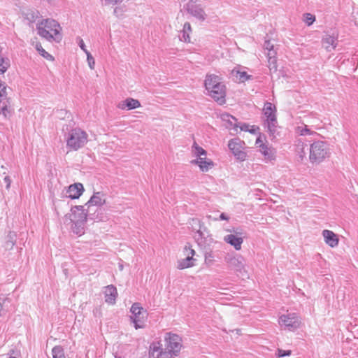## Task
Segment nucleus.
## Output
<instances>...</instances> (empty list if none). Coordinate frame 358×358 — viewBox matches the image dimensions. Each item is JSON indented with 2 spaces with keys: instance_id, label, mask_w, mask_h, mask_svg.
Instances as JSON below:
<instances>
[{
  "instance_id": "nucleus-54",
  "label": "nucleus",
  "mask_w": 358,
  "mask_h": 358,
  "mask_svg": "<svg viewBox=\"0 0 358 358\" xmlns=\"http://www.w3.org/2000/svg\"><path fill=\"white\" fill-rule=\"evenodd\" d=\"M115 358H122V357H119V356H115Z\"/></svg>"
},
{
  "instance_id": "nucleus-43",
  "label": "nucleus",
  "mask_w": 358,
  "mask_h": 358,
  "mask_svg": "<svg viewBox=\"0 0 358 358\" xmlns=\"http://www.w3.org/2000/svg\"><path fill=\"white\" fill-rule=\"evenodd\" d=\"M230 219L229 216L227 215L226 213H222L219 217H214L213 218V220L214 221H218V220H226V221H229Z\"/></svg>"
},
{
  "instance_id": "nucleus-5",
  "label": "nucleus",
  "mask_w": 358,
  "mask_h": 358,
  "mask_svg": "<svg viewBox=\"0 0 358 358\" xmlns=\"http://www.w3.org/2000/svg\"><path fill=\"white\" fill-rule=\"evenodd\" d=\"M186 1L183 6V9L191 16L196 20L203 22L206 20L208 15L206 13L203 7L201 4V0H182Z\"/></svg>"
},
{
  "instance_id": "nucleus-4",
  "label": "nucleus",
  "mask_w": 358,
  "mask_h": 358,
  "mask_svg": "<svg viewBox=\"0 0 358 358\" xmlns=\"http://www.w3.org/2000/svg\"><path fill=\"white\" fill-rule=\"evenodd\" d=\"M309 159L312 164H320L330 155L329 148L324 141H315L310 145Z\"/></svg>"
},
{
  "instance_id": "nucleus-26",
  "label": "nucleus",
  "mask_w": 358,
  "mask_h": 358,
  "mask_svg": "<svg viewBox=\"0 0 358 358\" xmlns=\"http://www.w3.org/2000/svg\"><path fill=\"white\" fill-rule=\"evenodd\" d=\"M192 32V27L189 22H185L183 25V29L181 31L182 36H180V38L181 41H183L186 43L190 42V36L189 34Z\"/></svg>"
},
{
  "instance_id": "nucleus-20",
  "label": "nucleus",
  "mask_w": 358,
  "mask_h": 358,
  "mask_svg": "<svg viewBox=\"0 0 358 358\" xmlns=\"http://www.w3.org/2000/svg\"><path fill=\"white\" fill-rule=\"evenodd\" d=\"M104 194L101 192H94L90 200L85 203V206L90 208V206H101L106 203L103 198Z\"/></svg>"
},
{
  "instance_id": "nucleus-7",
  "label": "nucleus",
  "mask_w": 358,
  "mask_h": 358,
  "mask_svg": "<svg viewBox=\"0 0 358 358\" xmlns=\"http://www.w3.org/2000/svg\"><path fill=\"white\" fill-rule=\"evenodd\" d=\"M132 315L130 317L136 329L144 327V323L147 318V311L141 306L139 303H134L130 309Z\"/></svg>"
},
{
  "instance_id": "nucleus-29",
  "label": "nucleus",
  "mask_w": 358,
  "mask_h": 358,
  "mask_svg": "<svg viewBox=\"0 0 358 358\" xmlns=\"http://www.w3.org/2000/svg\"><path fill=\"white\" fill-rule=\"evenodd\" d=\"M192 152L197 158L203 156H206L207 152L201 146H199L196 141L194 142L192 146Z\"/></svg>"
},
{
  "instance_id": "nucleus-39",
  "label": "nucleus",
  "mask_w": 358,
  "mask_h": 358,
  "mask_svg": "<svg viewBox=\"0 0 358 358\" xmlns=\"http://www.w3.org/2000/svg\"><path fill=\"white\" fill-rule=\"evenodd\" d=\"M214 261V255L212 251L205 253V262L207 264H212Z\"/></svg>"
},
{
  "instance_id": "nucleus-30",
  "label": "nucleus",
  "mask_w": 358,
  "mask_h": 358,
  "mask_svg": "<svg viewBox=\"0 0 358 358\" xmlns=\"http://www.w3.org/2000/svg\"><path fill=\"white\" fill-rule=\"evenodd\" d=\"M10 66V62L9 58L0 55V75L3 74Z\"/></svg>"
},
{
  "instance_id": "nucleus-6",
  "label": "nucleus",
  "mask_w": 358,
  "mask_h": 358,
  "mask_svg": "<svg viewBox=\"0 0 358 358\" xmlns=\"http://www.w3.org/2000/svg\"><path fill=\"white\" fill-rule=\"evenodd\" d=\"M264 115L266 116V124L271 135L274 136L277 128L276 107L271 102H266L263 108Z\"/></svg>"
},
{
  "instance_id": "nucleus-35",
  "label": "nucleus",
  "mask_w": 358,
  "mask_h": 358,
  "mask_svg": "<svg viewBox=\"0 0 358 358\" xmlns=\"http://www.w3.org/2000/svg\"><path fill=\"white\" fill-rule=\"evenodd\" d=\"M236 77L239 80V82L243 83L248 80L250 78V76H248L247 73L245 71H237L236 72Z\"/></svg>"
},
{
  "instance_id": "nucleus-41",
  "label": "nucleus",
  "mask_w": 358,
  "mask_h": 358,
  "mask_svg": "<svg viewBox=\"0 0 358 358\" xmlns=\"http://www.w3.org/2000/svg\"><path fill=\"white\" fill-rule=\"evenodd\" d=\"M298 131L301 136H305L308 134H311L313 132L306 126L304 128H301L300 127H298Z\"/></svg>"
},
{
  "instance_id": "nucleus-27",
  "label": "nucleus",
  "mask_w": 358,
  "mask_h": 358,
  "mask_svg": "<svg viewBox=\"0 0 358 358\" xmlns=\"http://www.w3.org/2000/svg\"><path fill=\"white\" fill-rule=\"evenodd\" d=\"M72 222V225H71V230L72 231L80 236H82L84 233H85V223L86 222Z\"/></svg>"
},
{
  "instance_id": "nucleus-11",
  "label": "nucleus",
  "mask_w": 358,
  "mask_h": 358,
  "mask_svg": "<svg viewBox=\"0 0 358 358\" xmlns=\"http://www.w3.org/2000/svg\"><path fill=\"white\" fill-rule=\"evenodd\" d=\"M279 324L281 326L285 327L289 330H294L299 327L301 321L296 314L289 313L280 317Z\"/></svg>"
},
{
  "instance_id": "nucleus-24",
  "label": "nucleus",
  "mask_w": 358,
  "mask_h": 358,
  "mask_svg": "<svg viewBox=\"0 0 358 358\" xmlns=\"http://www.w3.org/2000/svg\"><path fill=\"white\" fill-rule=\"evenodd\" d=\"M0 105V115H2L4 118L8 119L11 115L10 101V99L1 102Z\"/></svg>"
},
{
  "instance_id": "nucleus-34",
  "label": "nucleus",
  "mask_w": 358,
  "mask_h": 358,
  "mask_svg": "<svg viewBox=\"0 0 358 358\" xmlns=\"http://www.w3.org/2000/svg\"><path fill=\"white\" fill-rule=\"evenodd\" d=\"M7 95V85L4 82L0 80V102L8 99Z\"/></svg>"
},
{
  "instance_id": "nucleus-28",
  "label": "nucleus",
  "mask_w": 358,
  "mask_h": 358,
  "mask_svg": "<svg viewBox=\"0 0 358 358\" xmlns=\"http://www.w3.org/2000/svg\"><path fill=\"white\" fill-rule=\"evenodd\" d=\"M17 235L15 232L10 231L6 236V240L5 242V248L6 250L13 249V246L16 242Z\"/></svg>"
},
{
  "instance_id": "nucleus-31",
  "label": "nucleus",
  "mask_w": 358,
  "mask_h": 358,
  "mask_svg": "<svg viewBox=\"0 0 358 358\" xmlns=\"http://www.w3.org/2000/svg\"><path fill=\"white\" fill-rule=\"evenodd\" d=\"M25 18L29 21V22H34L38 17L39 12L36 10H28L25 13Z\"/></svg>"
},
{
  "instance_id": "nucleus-36",
  "label": "nucleus",
  "mask_w": 358,
  "mask_h": 358,
  "mask_svg": "<svg viewBox=\"0 0 358 358\" xmlns=\"http://www.w3.org/2000/svg\"><path fill=\"white\" fill-rule=\"evenodd\" d=\"M305 145L300 140L298 141V143L296 145V151L299 155V157L302 159L306 155V152L304 150Z\"/></svg>"
},
{
  "instance_id": "nucleus-14",
  "label": "nucleus",
  "mask_w": 358,
  "mask_h": 358,
  "mask_svg": "<svg viewBox=\"0 0 358 358\" xmlns=\"http://www.w3.org/2000/svg\"><path fill=\"white\" fill-rule=\"evenodd\" d=\"M84 192V187L82 183L77 182L68 187L66 192V196L71 199H78Z\"/></svg>"
},
{
  "instance_id": "nucleus-50",
  "label": "nucleus",
  "mask_w": 358,
  "mask_h": 358,
  "mask_svg": "<svg viewBox=\"0 0 358 358\" xmlns=\"http://www.w3.org/2000/svg\"><path fill=\"white\" fill-rule=\"evenodd\" d=\"M150 350L152 351L151 352L152 355L154 356L155 352L159 351V347H157L155 345H153L150 346Z\"/></svg>"
},
{
  "instance_id": "nucleus-42",
  "label": "nucleus",
  "mask_w": 358,
  "mask_h": 358,
  "mask_svg": "<svg viewBox=\"0 0 358 358\" xmlns=\"http://www.w3.org/2000/svg\"><path fill=\"white\" fill-rule=\"evenodd\" d=\"M157 358H173L171 352L161 351L157 355Z\"/></svg>"
},
{
  "instance_id": "nucleus-47",
  "label": "nucleus",
  "mask_w": 358,
  "mask_h": 358,
  "mask_svg": "<svg viewBox=\"0 0 358 358\" xmlns=\"http://www.w3.org/2000/svg\"><path fill=\"white\" fill-rule=\"evenodd\" d=\"M78 45L80 48L87 54V52H89V51L86 49L85 43L83 39L79 38Z\"/></svg>"
},
{
  "instance_id": "nucleus-48",
  "label": "nucleus",
  "mask_w": 358,
  "mask_h": 358,
  "mask_svg": "<svg viewBox=\"0 0 358 358\" xmlns=\"http://www.w3.org/2000/svg\"><path fill=\"white\" fill-rule=\"evenodd\" d=\"M248 127L249 126L247 124H243L239 127V128L241 131H250V133L255 132L253 130H249Z\"/></svg>"
},
{
  "instance_id": "nucleus-38",
  "label": "nucleus",
  "mask_w": 358,
  "mask_h": 358,
  "mask_svg": "<svg viewBox=\"0 0 358 358\" xmlns=\"http://www.w3.org/2000/svg\"><path fill=\"white\" fill-rule=\"evenodd\" d=\"M303 17V21L308 26L313 24L315 21V15H312L311 13H305Z\"/></svg>"
},
{
  "instance_id": "nucleus-21",
  "label": "nucleus",
  "mask_w": 358,
  "mask_h": 358,
  "mask_svg": "<svg viewBox=\"0 0 358 358\" xmlns=\"http://www.w3.org/2000/svg\"><path fill=\"white\" fill-rule=\"evenodd\" d=\"M220 118L223 122H226L225 126L227 128L229 129H234L235 131H237L238 126L237 124V120L236 117L227 113H223L220 114Z\"/></svg>"
},
{
  "instance_id": "nucleus-52",
  "label": "nucleus",
  "mask_w": 358,
  "mask_h": 358,
  "mask_svg": "<svg viewBox=\"0 0 358 358\" xmlns=\"http://www.w3.org/2000/svg\"><path fill=\"white\" fill-rule=\"evenodd\" d=\"M119 267H120V270H122V269H123V266H122V265H120V266H119Z\"/></svg>"
},
{
  "instance_id": "nucleus-22",
  "label": "nucleus",
  "mask_w": 358,
  "mask_h": 358,
  "mask_svg": "<svg viewBox=\"0 0 358 358\" xmlns=\"http://www.w3.org/2000/svg\"><path fill=\"white\" fill-rule=\"evenodd\" d=\"M322 235L325 243L331 248L336 247L338 245V238L337 235L332 231L325 229L322 231Z\"/></svg>"
},
{
  "instance_id": "nucleus-9",
  "label": "nucleus",
  "mask_w": 358,
  "mask_h": 358,
  "mask_svg": "<svg viewBox=\"0 0 358 358\" xmlns=\"http://www.w3.org/2000/svg\"><path fill=\"white\" fill-rule=\"evenodd\" d=\"M245 143L239 138H234L229 141L228 147L236 159L243 162L247 158V153L243 150Z\"/></svg>"
},
{
  "instance_id": "nucleus-44",
  "label": "nucleus",
  "mask_w": 358,
  "mask_h": 358,
  "mask_svg": "<svg viewBox=\"0 0 358 358\" xmlns=\"http://www.w3.org/2000/svg\"><path fill=\"white\" fill-rule=\"evenodd\" d=\"M101 2L105 5H115L121 3L123 0H101Z\"/></svg>"
},
{
  "instance_id": "nucleus-13",
  "label": "nucleus",
  "mask_w": 358,
  "mask_h": 358,
  "mask_svg": "<svg viewBox=\"0 0 358 358\" xmlns=\"http://www.w3.org/2000/svg\"><path fill=\"white\" fill-rule=\"evenodd\" d=\"M264 50H267V57L268 62V68L270 70L274 69L276 71L277 64H276V52L273 49V45L271 44L269 40H266L264 43Z\"/></svg>"
},
{
  "instance_id": "nucleus-16",
  "label": "nucleus",
  "mask_w": 358,
  "mask_h": 358,
  "mask_svg": "<svg viewBox=\"0 0 358 358\" xmlns=\"http://www.w3.org/2000/svg\"><path fill=\"white\" fill-rule=\"evenodd\" d=\"M257 148H259V151L264 157V159L266 161H271L274 159V152L271 147L264 143L260 138H258L256 141Z\"/></svg>"
},
{
  "instance_id": "nucleus-15",
  "label": "nucleus",
  "mask_w": 358,
  "mask_h": 358,
  "mask_svg": "<svg viewBox=\"0 0 358 358\" xmlns=\"http://www.w3.org/2000/svg\"><path fill=\"white\" fill-rule=\"evenodd\" d=\"M71 210L73 215V218L71 219V222H87V212L83 206H75Z\"/></svg>"
},
{
  "instance_id": "nucleus-12",
  "label": "nucleus",
  "mask_w": 358,
  "mask_h": 358,
  "mask_svg": "<svg viewBox=\"0 0 358 358\" xmlns=\"http://www.w3.org/2000/svg\"><path fill=\"white\" fill-rule=\"evenodd\" d=\"M225 260L231 269H233L241 274L245 271V259L242 256L237 255L234 257H225Z\"/></svg>"
},
{
  "instance_id": "nucleus-10",
  "label": "nucleus",
  "mask_w": 358,
  "mask_h": 358,
  "mask_svg": "<svg viewBox=\"0 0 358 358\" xmlns=\"http://www.w3.org/2000/svg\"><path fill=\"white\" fill-rule=\"evenodd\" d=\"M227 231L233 232L235 234H228L224 236L223 238L224 241L233 246L236 250H240L243 243L242 230L238 228H233L232 229H227Z\"/></svg>"
},
{
  "instance_id": "nucleus-19",
  "label": "nucleus",
  "mask_w": 358,
  "mask_h": 358,
  "mask_svg": "<svg viewBox=\"0 0 358 358\" xmlns=\"http://www.w3.org/2000/svg\"><path fill=\"white\" fill-rule=\"evenodd\" d=\"M140 106L141 103L138 100L130 97L119 102L117 104V108L122 110H132L138 108Z\"/></svg>"
},
{
  "instance_id": "nucleus-18",
  "label": "nucleus",
  "mask_w": 358,
  "mask_h": 358,
  "mask_svg": "<svg viewBox=\"0 0 358 358\" xmlns=\"http://www.w3.org/2000/svg\"><path fill=\"white\" fill-rule=\"evenodd\" d=\"M338 36L326 34L322 39V46L327 50H334L337 45Z\"/></svg>"
},
{
  "instance_id": "nucleus-23",
  "label": "nucleus",
  "mask_w": 358,
  "mask_h": 358,
  "mask_svg": "<svg viewBox=\"0 0 358 358\" xmlns=\"http://www.w3.org/2000/svg\"><path fill=\"white\" fill-rule=\"evenodd\" d=\"M117 296L116 287L113 285H108L105 289V301L110 304H114Z\"/></svg>"
},
{
  "instance_id": "nucleus-1",
  "label": "nucleus",
  "mask_w": 358,
  "mask_h": 358,
  "mask_svg": "<svg viewBox=\"0 0 358 358\" xmlns=\"http://www.w3.org/2000/svg\"><path fill=\"white\" fill-rule=\"evenodd\" d=\"M37 34L48 41L59 43L62 39V27L54 19L47 18L36 24Z\"/></svg>"
},
{
  "instance_id": "nucleus-8",
  "label": "nucleus",
  "mask_w": 358,
  "mask_h": 358,
  "mask_svg": "<svg viewBox=\"0 0 358 358\" xmlns=\"http://www.w3.org/2000/svg\"><path fill=\"white\" fill-rule=\"evenodd\" d=\"M166 350L164 352H171L172 355H177L182 347L181 338L175 334L167 333L165 336Z\"/></svg>"
},
{
  "instance_id": "nucleus-46",
  "label": "nucleus",
  "mask_w": 358,
  "mask_h": 358,
  "mask_svg": "<svg viewBox=\"0 0 358 358\" xmlns=\"http://www.w3.org/2000/svg\"><path fill=\"white\" fill-rule=\"evenodd\" d=\"M3 182L6 185V188L9 189L10 187L11 180L8 176H6L3 178Z\"/></svg>"
},
{
  "instance_id": "nucleus-25",
  "label": "nucleus",
  "mask_w": 358,
  "mask_h": 358,
  "mask_svg": "<svg viewBox=\"0 0 358 358\" xmlns=\"http://www.w3.org/2000/svg\"><path fill=\"white\" fill-rule=\"evenodd\" d=\"M195 260V259L192 258L191 257L180 259L178 261L177 268L178 269L182 270L187 268L192 267L194 265Z\"/></svg>"
},
{
  "instance_id": "nucleus-40",
  "label": "nucleus",
  "mask_w": 358,
  "mask_h": 358,
  "mask_svg": "<svg viewBox=\"0 0 358 358\" xmlns=\"http://www.w3.org/2000/svg\"><path fill=\"white\" fill-rule=\"evenodd\" d=\"M86 55H87V60L90 68L91 69H94V64H95V61H94V57H92V55H91V53L90 52H87Z\"/></svg>"
},
{
  "instance_id": "nucleus-2",
  "label": "nucleus",
  "mask_w": 358,
  "mask_h": 358,
  "mask_svg": "<svg viewBox=\"0 0 358 358\" xmlns=\"http://www.w3.org/2000/svg\"><path fill=\"white\" fill-rule=\"evenodd\" d=\"M204 85L208 94L220 105L225 103L226 87L222 81V78L215 74H207Z\"/></svg>"
},
{
  "instance_id": "nucleus-3",
  "label": "nucleus",
  "mask_w": 358,
  "mask_h": 358,
  "mask_svg": "<svg viewBox=\"0 0 358 358\" xmlns=\"http://www.w3.org/2000/svg\"><path fill=\"white\" fill-rule=\"evenodd\" d=\"M87 141V134L78 127L71 129L66 139V146L74 151H77L84 147Z\"/></svg>"
},
{
  "instance_id": "nucleus-49",
  "label": "nucleus",
  "mask_w": 358,
  "mask_h": 358,
  "mask_svg": "<svg viewBox=\"0 0 358 358\" xmlns=\"http://www.w3.org/2000/svg\"><path fill=\"white\" fill-rule=\"evenodd\" d=\"M196 235H197L199 237H196V241H198V243L200 244V242H199V238H203V233L201 231V229H199V230L196 231Z\"/></svg>"
},
{
  "instance_id": "nucleus-51",
  "label": "nucleus",
  "mask_w": 358,
  "mask_h": 358,
  "mask_svg": "<svg viewBox=\"0 0 358 358\" xmlns=\"http://www.w3.org/2000/svg\"><path fill=\"white\" fill-rule=\"evenodd\" d=\"M120 10V8L116 7L115 9H114V14L116 15H118V12Z\"/></svg>"
},
{
  "instance_id": "nucleus-37",
  "label": "nucleus",
  "mask_w": 358,
  "mask_h": 358,
  "mask_svg": "<svg viewBox=\"0 0 358 358\" xmlns=\"http://www.w3.org/2000/svg\"><path fill=\"white\" fill-rule=\"evenodd\" d=\"M184 254L186 255V257H191L193 258L195 255V251L192 248V245L190 243H187L184 248Z\"/></svg>"
},
{
  "instance_id": "nucleus-33",
  "label": "nucleus",
  "mask_w": 358,
  "mask_h": 358,
  "mask_svg": "<svg viewBox=\"0 0 358 358\" xmlns=\"http://www.w3.org/2000/svg\"><path fill=\"white\" fill-rule=\"evenodd\" d=\"M36 49L38 51V52L44 58L49 61H53L54 57L49 54L48 52H46L42 47L41 43H36Z\"/></svg>"
},
{
  "instance_id": "nucleus-53",
  "label": "nucleus",
  "mask_w": 358,
  "mask_h": 358,
  "mask_svg": "<svg viewBox=\"0 0 358 358\" xmlns=\"http://www.w3.org/2000/svg\"><path fill=\"white\" fill-rule=\"evenodd\" d=\"M2 48L0 47V54L1 53Z\"/></svg>"
},
{
  "instance_id": "nucleus-32",
  "label": "nucleus",
  "mask_w": 358,
  "mask_h": 358,
  "mask_svg": "<svg viewBox=\"0 0 358 358\" xmlns=\"http://www.w3.org/2000/svg\"><path fill=\"white\" fill-rule=\"evenodd\" d=\"M52 358H66L64 351L61 345H56L52 350Z\"/></svg>"
},
{
  "instance_id": "nucleus-17",
  "label": "nucleus",
  "mask_w": 358,
  "mask_h": 358,
  "mask_svg": "<svg viewBox=\"0 0 358 358\" xmlns=\"http://www.w3.org/2000/svg\"><path fill=\"white\" fill-rule=\"evenodd\" d=\"M192 164L197 165L203 172H207L214 166V163L210 159L204 157L196 158L191 161Z\"/></svg>"
},
{
  "instance_id": "nucleus-45",
  "label": "nucleus",
  "mask_w": 358,
  "mask_h": 358,
  "mask_svg": "<svg viewBox=\"0 0 358 358\" xmlns=\"http://www.w3.org/2000/svg\"><path fill=\"white\" fill-rule=\"evenodd\" d=\"M278 356L281 357L289 356L292 354L291 350H283L278 349Z\"/></svg>"
}]
</instances>
